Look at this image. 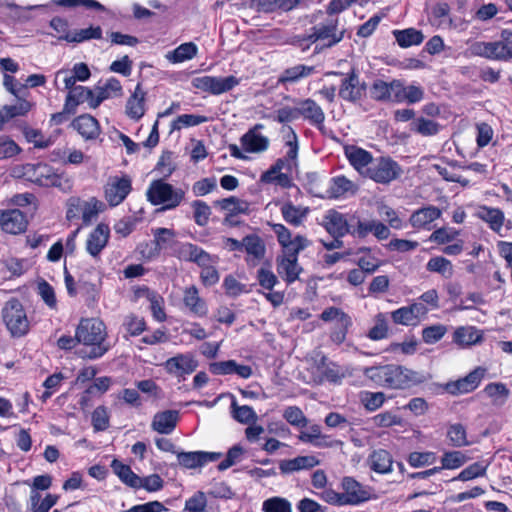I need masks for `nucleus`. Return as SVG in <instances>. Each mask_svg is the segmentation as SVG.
<instances>
[{
    "mask_svg": "<svg viewBox=\"0 0 512 512\" xmlns=\"http://www.w3.org/2000/svg\"><path fill=\"white\" fill-rule=\"evenodd\" d=\"M231 413L233 418L242 424L256 422L258 418L252 407L248 405L239 406L235 399L231 402Z\"/></svg>",
    "mask_w": 512,
    "mask_h": 512,
    "instance_id": "obj_45",
    "label": "nucleus"
},
{
    "mask_svg": "<svg viewBox=\"0 0 512 512\" xmlns=\"http://www.w3.org/2000/svg\"><path fill=\"white\" fill-rule=\"evenodd\" d=\"M13 175L43 187H62L63 178L45 163H27L14 168Z\"/></svg>",
    "mask_w": 512,
    "mask_h": 512,
    "instance_id": "obj_3",
    "label": "nucleus"
},
{
    "mask_svg": "<svg viewBox=\"0 0 512 512\" xmlns=\"http://www.w3.org/2000/svg\"><path fill=\"white\" fill-rule=\"evenodd\" d=\"M446 332L447 329L444 325H432L423 329L422 338L425 343L434 344L438 342Z\"/></svg>",
    "mask_w": 512,
    "mask_h": 512,
    "instance_id": "obj_61",
    "label": "nucleus"
},
{
    "mask_svg": "<svg viewBox=\"0 0 512 512\" xmlns=\"http://www.w3.org/2000/svg\"><path fill=\"white\" fill-rule=\"evenodd\" d=\"M414 130L423 136L436 135L440 130V124L426 118H418L414 122Z\"/></svg>",
    "mask_w": 512,
    "mask_h": 512,
    "instance_id": "obj_58",
    "label": "nucleus"
},
{
    "mask_svg": "<svg viewBox=\"0 0 512 512\" xmlns=\"http://www.w3.org/2000/svg\"><path fill=\"white\" fill-rule=\"evenodd\" d=\"M398 87H400L399 79H393L391 82L376 79L369 88V94L377 102H396L399 95Z\"/></svg>",
    "mask_w": 512,
    "mask_h": 512,
    "instance_id": "obj_12",
    "label": "nucleus"
},
{
    "mask_svg": "<svg viewBox=\"0 0 512 512\" xmlns=\"http://www.w3.org/2000/svg\"><path fill=\"white\" fill-rule=\"evenodd\" d=\"M450 7L447 3H437L431 12V23L438 28H452L453 21L449 18Z\"/></svg>",
    "mask_w": 512,
    "mask_h": 512,
    "instance_id": "obj_40",
    "label": "nucleus"
},
{
    "mask_svg": "<svg viewBox=\"0 0 512 512\" xmlns=\"http://www.w3.org/2000/svg\"><path fill=\"white\" fill-rule=\"evenodd\" d=\"M176 233L172 229L168 228H156L153 230L154 236V250L151 252V256H158L162 249L167 247H175L176 241H174Z\"/></svg>",
    "mask_w": 512,
    "mask_h": 512,
    "instance_id": "obj_34",
    "label": "nucleus"
},
{
    "mask_svg": "<svg viewBox=\"0 0 512 512\" xmlns=\"http://www.w3.org/2000/svg\"><path fill=\"white\" fill-rule=\"evenodd\" d=\"M198 363L188 354H179L165 362V368L170 374L182 376L196 370Z\"/></svg>",
    "mask_w": 512,
    "mask_h": 512,
    "instance_id": "obj_19",
    "label": "nucleus"
},
{
    "mask_svg": "<svg viewBox=\"0 0 512 512\" xmlns=\"http://www.w3.org/2000/svg\"><path fill=\"white\" fill-rule=\"evenodd\" d=\"M484 392L491 398L494 406H503L510 395L509 389L503 383H489Z\"/></svg>",
    "mask_w": 512,
    "mask_h": 512,
    "instance_id": "obj_43",
    "label": "nucleus"
},
{
    "mask_svg": "<svg viewBox=\"0 0 512 512\" xmlns=\"http://www.w3.org/2000/svg\"><path fill=\"white\" fill-rule=\"evenodd\" d=\"M145 99L146 92L142 89L141 84L138 83L126 103V114L130 119L138 121L144 116L146 111Z\"/></svg>",
    "mask_w": 512,
    "mask_h": 512,
    "instance_id": "obj_22",
    "label": "nucleus"
},
{
    "mask_svg": "<svg viewBox=\"0 0 512 512\" xmlns=\"http://www.w3.org/2000/svg\"><path fill=\"white\" fill-rule=\"evenodd\" d=\"M27 220L19 209L0 211V227L10 234H18L26 229Z\"/></svg>",
    "mask_w": 512,
    "mask_h": 512,
    "instance_id": "obj_16",
    "label": "nucleus"
},
{
    "mask_svg": "<svg viewBox=\"0 0 512 512\" xmlns=\"http://www.w3.org/2000/svg\"><path fill=\"white\" fill-rule=\"evenodd\" d=\"M111 467L114 473L121 479L122 482L132 488H138L140 485V477L132 471L130 466L123 464L117 459H114L111 463Z\"/></svg>",
    "mask_w": 512,
    "mask_h": 512,
    "instance_id": "obj_38",
    "label": "nucleus"
},
{
    "mask_svg": "<svg viewBox=\"0 0 512 512\" xmlns=\"http://www.w3.org/2000/svg\"><path fill=\"white\" fill-rule=\"evenodd\" d=\"M299 116L314 125H322L325 114L322 108L312 99L308 98L298 102Z\"/></svg>",
    "mask_w": 512,
    "mask_h": 512,
    "instance_id": "obj_26",
    "label": "nucleus"
},
{
    "mask_svg": "<svg viewBox=\"0 0 512 512\" xmlns=\"http://www.w3.org/2000/svg\"><path fill=\"white\" fill-rule=\"evenodd\" d=\"M320 464V460L313 455L298 456L293 459L282 460L279 468L282 474H290L300 470L311 469Z\"/></svg>",
    "mask_w": 512,
    "mask_h": 512,
    "instance_id": "obj_25",
    "label": "nucleus"
},
{
    "mask_svg": "<svg viewBox=\"0 0 512 512\" xmlns=\"http://www.w3.org/2000/svg\"><path fill=\"white\" fill-rule=\"evenodd\" d=\"M297 260L298 256L289 253L277 258V272L289 284L297 280L302 271Z\"/></svg>",
    "mask_w": 512,
    "mask_h": 512,
    "instance_id": "obj_18",
    "label": "nucleus"
},
{
    "mask_svg": "<svg viewBox=\"0 0 512 512\" xmlns=\"http://www.w3.org/2000/svg\"><path fill=\"white\" fill-rule=\"evenodd\" d=\"M243 249L248 255L246 261L252 265L258 264V262L264 258L266 252L263 240L254 234L244 237Z\"/></svg>",
    "mask_w": 512,
    "mask_h": 512,
    "instance_id": "obj_27",
    "label": "nucleus"
},
{
    "mask_svg": "<svg viewBox=\"0 0 512 512\" xmlns=\"http://www.w3.org/2000/svg\"><path fill=\"white\" fill-rule=\"evenodd\" d=\"M2 318L6 328L13 337H23L30 329V322L22 303L11 298L4 303Z\"/></svg>",
    "mask_w": 512,
    "mask_h": 512,
    "instance_id": "obj_4",
    "label": "nucleus"
},
{
    "mask_svg": "<svg viewBox=\"0 0 512 512\" xmlns=\"http://www.w3.org/2000/svg\"><path fill=\"white\" fill-rule=\"evenodd\" d=\"M478 215L482 220L489 223L490 228L494 231H499L503 226L504 214L500 209L483 206L480 208Z\"/></svg>",
    "mask_w": 512,
    "mask_h": 512,
    "instance_id": "obj_44",
    "label": "nucleus"
},
{
    "mask_svg": "<svg viewBox=\"0 0 512 512\" xmlns=\"http://www.w3.org/2000/svg\"><path fill=\"white\" fill-rule=\"evenodd\" d=\"M324 227L331 236L343 237L350 234L353 223H349L343 214L331 210L324 217Z\"/></svg>",
    "mask_w": 512,
    "mask_h": 512,
    "instance_id": "obj_17",
    "label": "nucleus"
},
{
    "mask_svg": "<svg viewBox=\"0 0 512 512\" xmlns=\"http://www.w3.org/2000/svg\"><path fill=\"white\" fill-rule=\"evenodd\" d=\"M241 143L247 152L258 153L268 148L269 140L254 130H250L241 137Z\"/></svg>",
    "mask_w": 512,
    "mask_h": 512,
    "instance_id": "obj_35",
    "label": "nucleus"
},
{
    "mask_svg": "<svg viewBox=\"0 0 512 512\" xmlns=\"http://www.w3.org/2000/svg\"><path fill=\"white\" fill-rule=\"evenodd\" d=\"M403 170L401 166L390 157H380L367 170V177L377 183L388 184L400 177Z\"/></svg>",
    "mask_w": 512,
    "mask_h": 512,
    "instance_id": "obj_6",
    "label": "nucleus"
},
{
    "mask_svg": "<svg viewBox=\"0 0 512 512\" xmlns=\"http://www.w3.org/2000/svg\"><path fill=\"white\" fill-rule=\"evenodd\" d=\"M364 375L378 386L390 389H406L423 381L417 372L394 364L365 368Z\"/></svg>",
    "mask_w": 512,
    "mask_h": 512,
    "instance_id": "obj_1",
    "label": "nucleus"
},
{
    "mask_svg": "<svg viewBox=\"0 0 512 512\" xmlns=\"http://www.w3.org/2000/svg\"><path fill=\"white\" fill-rule=\"evenodd\" d=\"M109 234L110 229L106 224H98L90 233L86 242V249L91 256L97 257L100 254L107 245Z\"/></svg>",
    "mask_w": 512,
    "mask_h": 512,
    "instance_id": "obj_20",
    "label": "nucleus"
},
{
    "mask_svg": "<svg viewBox=\"0 0 512 512\" xmlns=\"http://www.w3.org/2000/svg\"><path fill=\"white\" fill-rule=\"evenodd\" d=\"M146 195L153 205L163 204L162 209L169 210L176 208L182 202L185 193L182 189H176L163 180H155L150 184Z\"/></svg>",
    "mask_w": 512,
    "mask_h": 512,
    "instance_id": "obj_5",
    "label": "nucleus"
},
{
    "mask_svg": "<svg viewBox=\"0 0 512 512\" xmlns=\"http://www.w3.org/2000/svg\"><path fill=\"white\" fill-rule=\"evenodd\" d=\"M179 420V412L165 410L154 415L151 428L160 434H170L174 431Z\"/></svg>",
    "mask_w": 512,
    "mask_h": 512,
    "instance_id": "obj_21",
    "label": "nucleus"
},
{
    "mask_svg": "<svg viewBox=\"0 0 512 512\" xmlns=\"http://www.w3.org/2000/svg\"><path fill=\"white\" fill-rule=\"evenodd\" d=\"M399 95L396 103L408 102L410 104L421 101L424 97V91L421 87L415 85L405 86L404 82L400 80Z\"/></svg>",
    "mask_w": 512,
    "mask_h": 512,
    "instance_id": "obj_42",
    "label": "nucleus"
},
{
    "mask_svg": "<svg viewBox=\"0 0 512 512\" xmlns=\"http://www.w3.org/2000/svg\"><path fill=\"white\" fill-rule=\"evenodd\" d=\"M215 205L221 208L224 211H227V214H248L250 204L242 199H239L235 196H230L228 198H224L221 200L215 201Z\"/></svg>",
    "mask_w": 512,
    "mask_h": 512,
    "instance_id": "obj_37",
    "label": "nucleus"
},
{
    "mask_svg": "<svg viewBox=\"0 0 512 512\" xmlns=\"http://www.w3.org/2000/svg\"><path fill=\"white\" fill-rule=\"evenodd\" d=\"M468 457L461 451H450L444 453L441 459L442 469H456L464 465Z\"/></svg>",
    "mask_w": 512,
    "mask_h": 512,
    "instance_id": "obj_50",
    "label": "nucleus"
},
{
    "mask_svg": "<svg viewBox=\"0 0 512 512\" xmlns=\"http://www.w3.org/2000/svg\"><path fill=\"white\" fill-rule=\"evenodd\" d=\"M436 461L434 452H412L408 456V463L414 468L431 465Z\"/></svg>",
    "mask_w": 512,
    "mask_h": 512,
    "instance_id": "obj_57",
    "label": "nucleus"
},
{
    "mask_svg": "<svg viewBox=\"0 0 512 512\" xmlns=\"http://www.w3.org/2000/svg\"><path fill=\"white\" fill-rule=\"evenodd\" d=\"M186 512H209L207 509V498L204 492L197 491L185 502Z\"/></svg>",
    "mask_w": 512,
    "mask_h": 512,
    "instance_id": "obj_53",
    "label": "nucleus"
},
{
    "mask_svg": "<svg viewBox=\"0 0 512 512\" xmlns=\"http://www.w3.org/2000/svg\"><path fill=\"white\" fill-rule=\"evenodd\" d=\"M427 269L431 272H437L445 278H450L453 274L451 261L444 257H433L427 263Z\"/></svg>",
    "mask_w": 512,
    "mask_h": 512,
    "instance_id": "obj_48",
    "label": "nucleus"
},
{
    "mask_svg": "<svg viewBox=\"0 0 512 512\" xmlns=\"http://www.w3.org/2000/svg\"><path fill=\"white\" fill-rule=\"evenodd\" d=\"M132 190V180L128 175L110 176L104 186V198L110 206L121 204Z\"/></svg>",
    "mask_w": 512,
    "mask_h": 512,
    "instance_id": "obj_7",
    "label": "nucleus"
},
{
    "mask_svg": "<svg viewBox=\"0 0 512 512\" xmlns=\"http://www.w3.org/2000/svg\"><path fill=\"white\" fill-rule=\"evenodd\" d=\"M341 487L346 505H359L372 497V489L362 485L353 477H344L341 481Z\"/></svg>",
    "mask_w": 512,
    "mask_h": 512,
    "instance_id": "obj_10",
    "label": "nucleus"
},
{
    "mask_svg": "<svg viewBox=\"0 0 512 512\" xmlns=\"http://www.w3.org/2000/svg\"><path fill=\"white\" fill-rule=\"evenodd\" d=\"M385 394L383 392L363 391L360 394V401L368 411H376L385 402Z\"/></svg>",
    "mask_w": 512,
    "mask_h": 512,
    "instance_id": "obj_47",
    "label": "nucleus"
},
{
    "mask_svg": "<svg viewBox=\"0 0 512 512\" xmlns=\"http://www.w3.org/2000/svg\"><path fill=\"white\" fill-rule=\"evenodd\" d=\"M92 98V90L88 89L84 86L74 87L71 91H69L65 100V110L68 112H75V108L84 102H88L90 105V100Z\"/></svg>",
    "mask_w": 512,
    "mask_h": 512,
    "instance_id": "obj_33",
    "label": "nucleus"
},
{
    "mask_svg": "<svg viewBox=\"0 0 512 512\" xmlns=\"http://www.w3.org/2000/svg\"><path fill=\"white\" fill-rule=\"evenodd\" d=\"M482 340V331L473 326L458 327L453 333V342L460 347L475 345L480 343Z\"/></svg>",
    "mask_w": 512,
    "mask_h": 512,
    "instance_id": "obj_28",
    "label": "nucleus"
},
{
    "mask_svg": "<svg viewBox=\"0 0 512 512\" xmlns=\"http://www.w3.org/2000/svg\"><path fill=\"white\" fill-rule=\"evenodd\" d=\"M183 302L189 311L197 316L207 314V306L203 299L200 298L196 286L192 285L185 289Z\"/></svg>",
    "mask_w": 512,
    "mask_h": 512,
    "instance_id": "obj_30",
    "label": "nucleus"
},
{
    "mask_svg": "<svg viewBox=\"0 0 512 512\" xmlns=\"http://www.w3.org/2000/svg\"><path fill=\"white\" fill-rule=\"evenodd\" d=\"M354 190V183L346 177L339 176L333 179V184L331 186V193L333 197H340L344 193Z\"/></svg>",
    "mask_w": 512,
    "mask_h": 512,
    "instance_id": "obj_64",
    "label": "nucleus"
},
{
    "mask_svg": "<svg viewBox=\"0 0 512 512\" xmlns=\"http://www.w3.org/2000/svg\"><path fill=\"white\" fill-rule=\"evenodd\" d=\"M318 31V37L321 41H326L324 47L330 48L338 44L344 38L345 30L338 29V19L330 18L323 23L315 25Z\"/></svg>",
    "mask_w": 512,
    "mask_h": 512,
    "instance_id": "obj_15",
    "label": "nucleus"
},
{
    "mask_svg": "<svg viewBox=\"0 0 512 512\" xmlns=\"http://www.w3.org/2000/svg\"><path fill=\"white\" fill-rule=\"evenodd\" d=\"M441 216V210L435 206L420 208L410 216V224L414 228H425Z\"/></svg>",
    "mask_w": 512,
    "mask_h": 512,
    "instance_id": "obj_29",
    "label": "nucleus"
},
{
    "mask_svg": "<svg viewBox=\"0 0 512 512\" xmlns=\"http://www.w3.org/2000/svg\"><path fill=\"white\" fill-rule=\"evenodd\" d=\"M264 512H292L291 503L281 497H272L263 502Z\"/></svg>",
    "mask_w": 512,
    "mask_h": 512,
    "instance_id": "obj_56",
    "label": "nucleus"
},
{
    "mask_svg": "<svg viewBox=\"0 0 512 512\" xmlns=\"http://www.w3.org/2000/svg\"><path fill=\"white\" fill-rule=\"evenodd\" d=\"M311 0H249V8L258 13L290 12Z\"/></svg>",
    "mask_w": 512,
    "mask_h": 512,
    "instance_id": "obj_11",
    "label": "nucleus"
},
{
    "mask_svg": "<svg viewBox=\"0 0 512 512\" xmlns=\"http://www.w3.org/2000/svg\"><path fill=\"white\" fill-rule=\"evenodd\" d=\"M218 452L193 451L177 453L178 464L186 469L203 467L209 462H214L221 457Z\"/></svg>",
    "mask_w": 512,
    "mask_h": 512,
    "instance_id": "obj_14",
    "label": "nucleus"
},
{
    "mask_svg": "<svg viewBox=\"0 0 512 512\" xmlns=\"http://www.w3.org/2000/svg\"><path fill=\"white\" fill-rule=\"evenodd\" d=\"M102 37V29L100 26H90L85 29L75 30L73 32H67L65 36L60 37V39H65L68 42L80 43L83 41H87L90 39H101Z\"/></svg>",
    "mask_w": 512,
    "mask_h": 512,
    "instance_id": "obj_39",
    "label": "nucleus"
},
{
    "mask_svg": "<svg viewBox=\"0 0 512 512\" xmlns=\"http://www.w3.org/2000/svg\"><path fill=\"white\" fill-rule=\"evenodd\" d=\"M102 206V203L95 199L91 198L87 202H81V211H82V219L85 224H89L93 218H95Z\"/></svg>",
    "mask_w": 512,
    "mask_h": 512,
    "instance_id": "obj_60",
    "label": "nucleus"
},
{
    "mask_svg": "<svg viewBox=\"0 0 512 512\" xmlns=\"http://www.w3.org/2000/svg\"><path fill=\"white\" fill-rule=\"evenodd\" d=\"M393 35L402 48H408L413 45H419L424 40V35L420 30L407 28L404 30H394Z\"/></svg>",
    "mask_w": 512,
    "mask_h": 512,
    "instance_id": "obj_36",
    "label": "nucleus"
},
{
    "mask_svg": "<svg viewBox=\"0 0 512 512\" xmlns=\"http://www.w3.org/2000/svg\"><path fill=\"white\" fill-rule=\"evenodd\" d=\"M370 421L374 427L378 428H388L402 423L401 417L390 411L379 413L373 416Z\"/></svg>",
    "mask_w": 512,
    "mask_h": 512,
    "instance_id": "obj_52",
    "label": "nucleus"
},
{
    "mask_svg": "<svg viewBox=\"0 0 512 512\" xmlns=\"http://www.w3.org/2000/svg\"><path fill=\"white\" fill-rule=\"evenodd\" d=\"M309 209L307 207L295 206L292 203H285L281 207V213L286 222L299 226L306 217Z\"/></svg>",
    "mask_w": 512,
    "mask_h": 512,
    "instance_id": "obj_41",
    "label": "nucleus"
},
{
    "mask_svg": "<svg viewBox=\"0 0 512 512\" xmlns=\"http://www.w3.org/2000/svg\"><path fill=\"white\" fill-rule=\"evenodd\" d=\"M492 59L508 61L512 59V41L492 42Z\"/></svg>",
    "mask_w": 512,
    "mask_h": 512,
    "instance_id": "obj_54",
    "label": "nucleus"
},
{
    "mask_svg": "<svg viewBox=\"0 0 512 512\" xmlns=\"http://www.w3.org/2000/svg\"><path fill=\"white\" fill-rule=\"evenodd\" d=\"M366 90V83L360 81V77L355 70H351L342 79L338 95L344 101L357 103L363 98Z\"/></svg>",
    "mask_w": 512,
    "mask_h": 512,
    "instance_id": "obj_9",
    "label": "nucleus"
},
{
    "mask_svg": "<svg viewBox=\"0 0 512 512\" xmlns=\"http://www.w3.org/2000/svg\"><path fill=\"white\" fill-rule=\"evenodd\" d=\"M345 154L350 164L360 174L367 176V170H369V165L373 160L371 153L356 146H349L345 149Z\"/></svg>",
    "mask_w": 512,
    "mask_h": 512,
    "instance_id": "obj_24",
    "label": "nucleus"
},
{
    "mask_svg": "<svg viewBox=\"0 0 512 512\" xmlns=\"http://www.w3.org/2000/svg\"><path fill=\"white\" fill-rule=\"evenodd\" d=\"M92 425L95 431H104L109 427V414L104 406H98L92 413Z\"/></svg>",
    "mask_w": 512,
    "mask_h": 512,
    "instance_id": "obj_62",
    "label": "nucleus"
},
{
    "mask_svg": "<svg viewBox=\"0 0 512 512\" xmlns=\"http://www.w3.org/2000/svg\"><path fill=\"white\" fill-rule=\"evenodd\" d=\"M71 125L86 140L96 139L100 134L98 121L88 114L78 116Z\"/></svg>",
    "mask_w": 512,
    "mask_h": 512,
    "instance_id": "obj_23",
    "label": "nucleus"
},
{
    "mask_svg": "<svg viewBox=\"0 0 512 512\" xmlns=\"http://www.w3.org/2000/svg\"><path fill=\"white\" fill-rule=\"evenodd\" d=\"M447 436L452 446L461 447L468 444L466 430L461 424H453L447 432Z\"/></svg>",
    "mask_w": 512,
    "mask_h": 512,
    "instance_id": "obj_59",
    "label": "nucleus"
},
{
    "mask_svg": "<svg viewBox=\"0 0 512 512\" xmlns=\"http://www.w3.org/2000/svg\"><path fill=\"white\" fill-rule=\"evenodd\" d=\"M286 145L288 151L284 158L278 159L272 166L274 170L281 173L282 170L291 172L293 168L297 166V155H298V139L295 131L288 127V133L286 136Z\"/></svg>",
    "mask_w": 512,
    "mask_h": 512,
    "instance_id": "obj_13",
    "label": "nucleus"
},
{
    "mask_svg": "<svg viewBox=\"0 0 512 512\" xmlns=\"http://www.w3.org/2000/svg\"><path fill=\"white\" fill-rule=\"evenodd\" d=\"M191 83L196 89L219 95L232 90L239 84V80L234 76L214 77L205 75L193 78Z\"/></svg>",
    "mask_w": 512,
    "mask_h": 512,
    "instance_id": "obj_8",
    "label": "nucleus"
},
{
    "mask_svg": "<svg viewBox=\"0 0 512 512\" xmlns=\"http://www.w3.org/2000/svg\"><path fill=\"white\" fill-rule=\"evenodd\" d=\"M208 121L206 116L183 114L178 116L171 124V130H180L183 127L197 126Z\"/></svg>",
    "mask_w": 512,
    "mask_h": 512,
    "instance_id": "obj_49",
    "label": "nucleus"
},
{
    "mask_svg": "<svg viewBox=\"0 0 512 512\" xmlns=\"http://www.w3.org/2000/svg\"><path fill=\"white\" fill-rule=\"evenodd\" d=\"M198 53V47L193 42H186L179 45L172 51L167 52L165 58L173 64L182 63L193 59Z\"/></svg>",
    "mask_w": 512,
    "mask_h": 512,
    "instance_id": "obj_32",
    "label": "nucleus"
},
{
    "mask_svg": "<svg viewBox=\"0 0 512 512\" xmlns=\"http://www.w3.org/2000/svg\"><path fill=\"white\" fill-rule=\"evenodd\" d=\"M76 339L85 346L78 351L82 358L96 359L109 350V346L104 343L105 324L99 319H82L76 329Z\"/></svg>",
    "mask_w": 512,
    "mask_h": 512,
    "instance_id": "obj_2",
    "label": "nucleus"
},
{
    "mask_svg": "<svg viewBox=\"0 0 512 512\" xmlns=\"http://www.w3.org/2000/svg\"><path fill=\"white\" fill-rule=\"evenodd\" d=\"M284 419L295 427H306L308 425V419L304 415L303 411L297 406H289L283 412Z\"/></svg>",
    "mask_w": 512,
    "mask_h": 512,
    "instance_id": "obj_51",
    "label": "nucleus"
},
{
    "mask_svg": "<svg viewBox=\"0 0 512 512\" xmlns=\"http://www.w3.org/2000/svg\"><path fill=\"white\" fill-rule=\"evenodd\" d=\"M370 468L380 474H386L392 471L393 459L391 454L385 449L374 450L369 456Z\"/></svg>",
    "mask_w": 512,
    "mask_h": 512,
    "instance_id": "obj_31",
    "label": "nucleus"
},
{
    "mask_svg": "<svg viewBox=\"0 0 512 512\" xmlns=\"http://www.w3.org/2000/svg\"><path fill=\"white\" fill-rule=\"evenodd\" d=\"M194 208V219L199 226H205L211 214L210 207L203 201L196 200L192 203Z\"/></svg>",
    "mask_w": 512,
    "mask_h": 512,
    "instance_id": "obj_63",
    "label": "nucleus"
},
{
    "mask_svg": "<svg viewBox=\"0 0 512 512\" xmlns=\"http://www.w3.org/2000/svg\"><path fill=\"white\" fill-rule=\"evenodd\" d=\"M321 319L324 321L336 320L337 325H341L342 327H349L351 325L350 317L342 310L336 307H330L325 309L321 313Z\"/></svg>",
    "mask_w": 512,
    "mask_h": 512,
    "instance_id": "obj_55",
    "label": "nucleus"
},
{
    "mask_svg": "<svg viewBox=\"0 0 512 512\" xmlns=\"http://www.w3.org/2000/svg\"><path fill=\"white\" fill-rule=\"evenodd\" d=\"M314 71V67L306 65H296L291 68H287L281 74L280 82H296L301 78L309 76Z\"/></svg>",
    "mask_w": 512,
    "mask_h": 512,
    "instance_id": "obj_46",
    "label": "nucleus"
}]
</instances>
